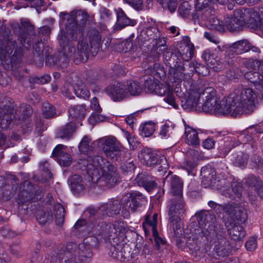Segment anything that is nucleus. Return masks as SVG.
Listing matches in <instances>:
<instances>
[{"label":"nucleus","mask_w":263,"mask_h":263,"mask_svg":"<svg viewBox=\"0 0 263 263\" xmlns=\"http://www.w3.org/2000/svg\"><path fill=\"white\" fill-rule=\"evenodd\" d=\"M92 249L81 243L68 242L66 246H55L53 253L46 258V263H86L91 260Z\"/></svg>","instance_id":"nucleus-1"},{"label":"nucleus","mask_w":263,"mask_h":263,"mask_svg":"<svg viewBox=\"0 0 263 263\" xmlns=\"http://www.w3.org/2000/svg\"><path fill=\"white\" fill-rule=\"evenodd\" d=\"M146 202V198L139 192L128 193L121 200L112 198L100 208L104 215L114 217L121 216L127 218L129 216V210L135 212Z\"/></svg>","instance_id":"nucleus-2"},{"label":"nucleus","mask_w":263,"mask_h":263,"mask_svg":"<svg viewBox=\"0 0 263 263\" xmlns=\"http://www.w3.org/2000/svg\"><path fill=\"white\" fill-rule=\"evenodd\" d=\"M3 39H0V66L10 70L21 62L23 48L18 46L15 41L11 37L10 29L3 26L0 31Z\"/></svg>","instance_id":"nucleus-3"},{"label":"nucleus","mask_w":263,"mask_h":263,"mask_svg":"<svg viewBox=\"0 0 263 263\" xmlns=\"http://www.w3.org/2000/svg\"><path fill=\"white\" fill-rule=\"evenodd\" d=\"M191 227L196 229V234L202 233L206 239H214L226 233L223 225L216 223V216L212 211H198L191 217Z\"/></svg>","instance_id":"nucleus-4"},{"label":"nucleus","mask_w":263,"mask_h":263,"mask_svg":"<svg viewBox=\"0 0 263 263\" xmlns=\"http://www.w3.org/2000/svg\"><path fill=\"white\" fill-rule=\"evenodd\" d=\"M102 149L106 156L113 162L118 163L121 174L131 179L134 177L136 166L130 158V154L116 145L112 139H107L103 143Z\"/></svg>","instance_id":"nucleus-5"},{"label":"nucleus","mask_w":263,"mask_h":263,"mask_svg":"<svg viewBox=\"0 0 263 263\" xmlns=\"http://www.w3.org/2000/svg\"><path fill=\"white\" fill-rule=\"evenodd\" d=\"M217 99V93L212 87H208L201 92L192 91L183 97H180L181 106L184 109L197 110L199 102L202 100V111L211 113Z\"/></svg>","instance_id":"nucleus-6"},{"label":"nucleus","mask_w":263,"mask_h":263,"mask_svg":"<svg viewBox=\"0 0 263 263\" xmlns=\"http://www.w3.org/2000/svg\"><path fill=\"white\" fill-rule=\"evenodd\" d=\"M78 38L77 52L73 56V62L76 64L86 62L90 54L92 56H95L101 46V36L99 31L96 29L91 30L89 33V49L88 44L84 42V35L81 39Z\"/></svg>","instance_id":"nucleus-7"},{"label":"nucleus","mask_w":263,"mask_h":263,"mask_svg":"<svg viewBox=\"0 0 263 263\" xmlns=\"http://www.w3.org/2000/svg\"><path fill=\"white\" fill-rule=\"evenodd\" d=\"M60 17L63 23L65 21V29L72 40L80 39L84 35V26L87 21L86 13L81 11H73L69 14L66 12H61Z\"/></svg>","instance_id":"nucleus-8"},{"label":"nucleus","mask_w":263,"mask_h":263,"mask_svg":"<svg viewBox=\"0 0 263 263\" xmlns=\"http://www.w3.org/2000/svg\"><path fill=\"white\" fill-rule=\"evenodd\" d=\"M93 161L101 171L99 186L109 189L117 185L120 182V176L117 168L110 162L100 156H95Z\"/></svg>","instance_id":"nucleus-9"},{"label":"nucleus","mask_w":263,"mask_h":263,"mask_svg":"<svg viewBox=\"0 0 263 263\" xmlns=\"http://www.w3.org/2000/svg\"><path fill=\"white\" fill-rule=\"evenodd\" d=\"M232 95L230 99L235 101L240 115L243 113L250 115L256 109L257 96L252 89L235 90Z\"/></svg>","instance_id":"nucleus-10"},{"label":"nucleus","mask_w":263,"mask_h":263,"mask_svg":"<svg viewBox=\"0 0 263 263\" xmlns=\"http://www.w3.org/2000/svg\"><path fill=\"white\" fill-rule=\"evenodd\" d=\"M157 214L155 213L153 215L152 219H151L149 215H146L145 222L143 223V228L145 234H146L147 232L145 223H146L152 227L154 241L152 238H150V240H151L155 249L156 250L158 253H167L168 250V249L167 248L168 246L167 242L165 240L161 238L159 236V234L157 230Z\"/></svg>","instance_id":"nucleus-11"},{"label":"nucleus","mask_w":263,"mask_h":263,"mask_svg":"<svg viewBox=\"0 0 263 263\" xmlns=\"http://www.w3.org/2000/svg\"><path fill=\"white\" fill-rule=\"evenodd\" d=\"M138 157L141 162L147 167L160 165L159 170H163L167 167L166 159L159 155L150 148L144 147L139 152Z\"/></svg>","instance_id":"nucleus-12"},{"label":"nucleus","mask_w":263,"mask_h":263,"mask_svg":"<svg viewBox=\"0 0 263 263\" xmlns=\"http://www.w3.org/2000/svg\"><path fill=\"white\" fill-rule=\"evenodd\" d=\"M14 105L12 99L5 97L0 101V127L7 129L15 120Z\"/></svg>","instance_id":"nucleus-13"},{"label":"nucleus","mask_w":263,"mask_h":263,"mask_svg":"<svg viewBox=\"0 0 263 263\" xmlns=\"http://www.w3.org/2000/svg\"><path fill=\"white\" fill-rule=\"evenodd\" d=\"M18 184L19 180L14 175L0 176V198L5 200H9L14 195Z\"/></svg>","instance_id":"nucleus-14"},{"label":"nucleus","mask_w":263,"mask_h":263,"mask_svg":"<svg viewBox=\"0 0 263 263\" xmlns=\"http://www.w3.org/2000/svg\"><path fill=\"white\" fill-rule=\"evenodd\" d=\"M225 233L221 236H216L212 240L214 246L211 253H208L209 256L215 259H220L221 257L228 256L231 252L230 242L224 238Z\"/></svg>","instance_id":"nucleus-15"},{"label":"nucleus","mask_w":263,"mask_h":263,"mask_svg":"<svg viewBox=\"0 0 263 263\" xmlns=\"http://www.w3.org/2000/svg\"><path fill=\"white\" fill-rule=\"evenodd\" d=\"M97 211L92 207H88L83 212L82 218L77 221L74 224L76 229L80 231L89 232L95 225L98 216Z\"/></svg>","instance_id":"nucleus-16"},{"label":"nucleus","mask_w":263,"mask_h":263,"mask_svg":"<svg viewBox=\"0 0 263 263\" xmlns=\"http://www.w3.org/2000/svg\"><path fill=\"white\" fill-rule=\"evenodd\" d=\"M232 94L230 95L226 100L223 99L218 103V98L217 96V100L213 106L212 111L215 114H222L223 115L231 114L234 117L240 115L237 111V107L235 101H232L230 98H232Z\"/></svg>","instance_id":"nucleus-17"},{"label":"nucleus","mask_w":263,"mask_h":263,"mask_svg":"<svg viewBox=\"0 0 263 263\" xmlns=\"http://www.w3.org/2000/svg\"><path fill=\"white\" fill-rule=\"evenodd\" d=\"M223 211L236 223H245L248 218L247 214L242 207L234 202L224 205Z\"/></svg>","instance_id":"nucleus-18"},{"label":"nucleus","mask_w":263,"mask_h":263,"mask_svg":"<svg viewBox=\"0 0 263 263\" xmlns=\"http://www.w3.org/2000/svg\"><path fill=\"white\" fill-rule=\"evenodd\" d=\"M24 183L27 184V187L26 189L19 193L16 199L17 203H30L35 196H42V191L39 188L37 185H34L28 181H25Z\"/></svg>","instance_id":"nucleus-19"},{"label":"nucleus","mask_w":263,"mask_h":263,"mask_svg":"<svg viewBox=\"0 0 263 263\" xmlns=\"http://www.w3.org/2000/svg\"><path fill=\"white\" fill-rule=\"evenodd\" d=\"M22 25L20 26L18 24H13L12 27L14 31L18 34V39L20 43L23 46L24 44L27 42L30 44L31 42L29 36L32 35L33 33L34 28V26L30 24L29 22H22Z\"/></svg>","instance_id":"nucleus-20"},{"label":"nucleus","mask_w":263,"mask_h":263,"mask_svg":"<svg viewBox=\"0 0 263 263\" xmlns=\"http://www.w3.org/2000/svg\"><path fill=\"white\" fill-rule=\"evenodd\" d=\"M29 37L31 42H29L30 44H28L27 42V44L29 46L32 44L34 50V61L35 62H38L39 64L43 65L44 61V55L45 54V48L46 46H44L41 38L40 39L37 38L36 34L34 33V31L32 34V35H30ZM28 39L30 40L29 38Z\"/></svg>","instance_id":"nucleus-21"},{"label":"nucleus","mask_w":263,"mask_h":263,"mask_svg":"<svg viewBox=\"0 0 263 263\" xmlns=\"http://www.w3.org/2000/svg\"><path fill=\"white\" fill-rule=\"evenodd\" d=\"M105 91L114 101L122 100L127 95L125 84L119 82L110 84L105 88Z\"/></svg>","instance_id":"nucleus-22"},{"label":"nucleus","mask_w":263,"mask_h":263,"mask_svg":"<svg viewBox=\"0 0 263 263\" xmlns=\"http://www.w3.org/2000/svg\"><path fill=\"white\" fill-rule=\"evenodd\" d=\"M163 182L164 186L170 188L171 192L174 196H182L183 182L178 176L173 175L170 172Z\"/></svg>","instance_id":"nucleus-23"},{"label":"nucleus","mask_w":263,"mask_h":263,"mask_svg":"<svg viewBox=\"0 0 263 263\" xmlns=\"http://www.w3.org/2000/svg\"><path fill=\"white\" fill-rule=\"evenodd\" d=\"M185 202L183 199V196H174L170 201L168 216L171 218L180 217L184 213Z\"/></svg>","instance_id":"nucleus-24"},{"label":"nucleus","mask_w":263,"mask_h":263,"mask_svg":"<svg viewBox=\"0 0 263 263\" xmlns=\"http://www.w3.org/2000/svg\"><path fill=\"white\" fill-rule=\"evenodd\" d=\"M66 146L62 144H58L53 149L51 156L64 167H68L72 163V159L68 153L65 151Z\"/></svg>","instance_id":"nucleus-25"},{"label":"nucleus","mask_w":263,"mask_h":263,"mask_svg":"<svg viewBox=\"0 0 263 263\" xmlns=\"http://www.w3.org/2000/svg\"><path fill=\"white\" fill-rule=\"evenodd\" d=\"M191 235L187 238L186 245L191 250L195 252L199 250L202 241L211 242L213 239H206L205 235L202 233L196 234V229H191Z\"/></svg>","instance_id":"nucleus-26"},{"label":"nucleus","mask_w":263,"mask_h":263,"mask_svg":"<svg viewBox=\"0 0 263 263\" xmlns=\"http://www.w3.org/2000/svg\"><path fill=\"white\" fill-rule=\"evenodd\" d=\"M88 158L90 159L89 160H81L80 163L84 164L87 174L91 179V181L93 183L96 182L99 185L101 176L98 168V165L93 161L94 157L89 156Z\"/></svg>","instance_id":"nucleus-27"},{"label":"nucleus","mask_w":263,"mask_h":263,"mask_svg":"<svg viewBox=\"0 0 263 263\" xmlns=\"http://www.w3.org/2000/svg\"><path fill=\"white\" fill-rule=\"evenodd\" d=\"M245 78L253 84L255 88L261 95V100H263V76L255 71H245L242 74Z\"/></svg>","instance_id":"nucleus-28"},{"label":"nucleus","mask_w":263,"mask_h":263,"mask_svg":"<svg viewBox=\"0 0 263 263\" xmlns=\"http://www.w3.org/2000/svg\"><path fill=\"white\" fill-rule=\"evenodd\" d=\"M135 180L139 186L143 187L148 192L156 188L157 185L154 177L146 172L139 173Z\"/></svg>","instance_id":"nucleus-29"},{"label":"nucleus","mask_w":263,"mask_h":263,"mask_svg":"<svg viewBox=\"0 0 263 263\" xmlns=\"http://www.w3.org/2000/svg\"><path fill=\"white\" fill-rule=\"evenodd\" d=\"M117 14L116 28L121 30L126 27H134L137 24L135 19L128 17L122 8L115 10Z\"/></svg>","instance_id":"nucleus-30"},{"label":"nucleus","mask_w":263,"mask_h":263,"mask_svg":"<svg viewBox=\"0 0 263 263\" xmlns=\"http://www.w3.org/2000/svg\"><path fill=\"white\" fill-rule=\"evenodd\" d=\"M59 45L62 50L69 51L70 54H75V45L72 41L77 40H72L70 36L67 34V30H62L60 34L58 36ZM78 38L77 40L78 41Z\"/></svg>","instance_id":"nucleus-31"},{"label":"nucleus","mask_w":263,"mask_h":263,"mask_svg":"<svg viewBox=\"0 0 263 263\" xmlns=\"http://www.w3.org/2000/svg\"><path fill=\"white\" fill-rule=\"evenodd\" d=\"M33 109L29 104H22L20 105L14 111L15 120L14 124H20L26 119L30 117L33 114Z\"/></svg>","instance_id":"nucleus-32"},{"label":"nucleus","mask_w":263,"mask_h":263,"mask_svg":"<svg viewBox=\"0 0 263 263\" xmlns=\"http://www.w3.org/2000/svg\"><path fill=\"white\" fill-rule=\"evenodd\" d=\"M76 129V123L73 121H70L58 129L56 137L69 140L72 137Z\"/></svg>","instance_id":"nucleus-33"},{"label":"nucleus","mask_w":263,"mask_h":263,"mask_svg":"<svg viewBox=\"0 0 263 263\" xmlns=\"http://www.w3.org/2000/svg\"><path fill=\"white\" fill-rule=\"evenodd\" d=\"M202 182L205 185H214L216 181V173L215 170L211 166L203 167L201 170Z\"/></svg>","instance_id":"nucleus-34"},{"label":"nucleus","mask_w":263,"mask_h":263,"mask_svg":"<svg viewBox=\"0 0 263 263\" xmlns=\"http://www.w3.org/2000/svg\"><path fill=\"white\" fill-rule=\"evenodd\" d=\"M225 226L232 239L237 242H240L245 237L246 232L242 226L234 224L231 228H227L229 227L227 222H225Z\"/></svg>","instance_id":"nucleus-35"},{"label":"nucleus","mask_w":263,"mask_h":263,"mask_svg":"<svg viewBox=\"0 0 263 263\" xmlns=\"http://www.w3.org/2000/svg\"><path fill=\"white\" fill-rule=\"evenodd\" d=\"M181 65H178L174 68H169L168 71V79L172 83H177L178 85L184 79L183 71L181 70Z\"/></svg>","instance_id":"nucleus-36"},{"label":"nucleus","mask_w":263,"mask_h":263,"mask_svg":"<svg viewBox=\"0 0 263 263\" xmlns=\"http://www.w3.org/2000/svg\"><path fill=\"white\" fill-rule=\"evenodd\" d=\"M231 153L234 156L233 163L235 166L245 167L247 164L249 159L248 155L243 153L238 148H234Z\"/></svg>","instance_id":"nucleus-37"},{"label":"nucleus","mask_w":263,"mask_h":263,"mask_svg":"<svg viewBox=\"0 0 263 263\" xmlns=\"http://www.w3.org/2000/svg\"><path fill=\"white\" fill-rule=\"evenodd\" d=\"M85 105H76L69 109V117L72 120L78 122L82 121L85 118L86 109Z\"/></svg>","instance_id":"nucleus-38"},{"label":"nucleus","mask_w":263,"mask_h":263,"mask_svg":"<svg viewBox=\"0 0 263 263\" xmlns=\"http://www.w3.org/2000/svg\"><path fill=\"white\" fill-rule=\"evenodd\" d=\"M225 26L230 32H239L242 30L245 27V22L234 16L231 18L228 17L226 21Z\"/></svg>","instance_id":"nucleus-39"},{"label":"nucleus","mask_w":263,"mask_h":263,"mask_svg":"<svg viewBox=\"0 0 263 263\" xmlns=\"http://www.w3.org/2000/svg\"><path fill=\"white\" fill-rule=\"evenodd\" d=\"M241 66L248 69L253 70H260L263 71V61L257 58H249L243 59Z\"/></svg>","instance_id":"nucleus-40"},{"label":"nucleus","mask_w":263,"mask_h":263,"mask_svg":"<svg viewBox=\"0 0 263 263\" xmlns=\"http://www.w3.org/2000/svg\"><path fill=\"white\" fill-rule=\"evenodd\" d=\"M142 81H143V86L144 90L147 93H154V91L157 86L158 82L154 80V77L152 75L143 76L141 78Z\"/></svg>","instance_id":"nucleus-41"},{"label":"nucleus","mask_w":263,"mask_h":263,"mask_svg":"<svg viewBox=\"0 0 263 263\" xmlns=\"http://www.w3.org/2000/svg\"><path fill=\"white\" fill-rule=\"evenodd\" d=\"M164 62L169 68H174L179 65L178 63L180 60L179 59L176 53H174L170 50H167L164 55Z\"/></svg>","instance_id":"nucleus-42"},{"label":"nucleus","mask_w":263,"mask_h":263,"mask_svg":"<svg viewBox=\"0 0 263 263\" xmlns=\"http://www.w3.org/2000/svg\"><path fill=\"white\" fill-rule=\"evenodd\" d=\"M42 111L43 118L47 119L54 118L59 116L57 113L56 108L48 102L43 104Z\"/></svg>","instance_id":"nucleus-43"},{"label":"nucleus","mask_w":263,"mask_h":263,"mask_svg":"<svg viewBox=\"0 0 263 263\" xmlns=\"http://www.w3.org/2000/svg\"><path fill=\"white\" fill-rule=\"evenodd\" d=\"M53 211L56 224L62 226L65 218V209L63 206L60 203H57L53 205Z\"/></svg>","instance_id":"nucleus-44"},{"label":"nucleus","mask_w":263,"mask_h":263,"mask_svg":"<svg viewBox=\"0 0 263 263\" xmlns=\"http://www.w3.org/2000/svg\"><path fill=\"white\" fill-rule=\"evenodd\" d=\"M44 58L45 59L46 65L50 67L57 65V59H58L57 53H53L52 49L47 46L45 48Z\"/></svg>","instance_id":"nucleus-45"},{"label":"nucleus","mask_w":263,"mask_h":263,"mask_svg":"<svg viewBox=\"0 0 263 263\" xmlns=\"http://www.w3.org/2000/svg\"><path fill=\"white\" fill-rule=\"evenodd\" d=\"M250 42L247 40L237 41L230 45L232 50L238 54L247 52Z\"/></svg>","instance_id":"nucleus-46"},{"label":"nucleus","mask_w":263,"mask_h":263,"mask_svg":"<svg viewBox=\"0 0 263 263\" xmlns=\"http://www.w3.org/2000/svg\"><path fill=\"white\" fill-rule=\"evenodd\" d=\"M127 91L132 96H138L142 90L140 83L136 81L129 80L126 82Z\"/></svg>","instance_id":"nucleus-47"},{"label":"nucleus","mask_w":263,"mask_h":263,"mask_svg":"<svg viewBox=\"0 0 263 263\" xmlns=\"http://www.w3.org/2000/svg\"><path fill=\"white\" fill-rule=\"evenodd\" d=\"M124 243L111 244L109 248L108 255L112 258L119 259L124 255L123 254Z\"/></svg>","instance_id":"nucleus-48"},{"label":"nucleus","mask_w":263,"mask_h":263,"mask_svg":"<svg viewBox=\"0 0 263 263\" xmlns=\"http://www.w3.org/2000/svg\"><path fill=\"white\" fill-rule=\"evenodd\" d=\"M36 218L40 224L45 225L52 220L53 214L51 211H39L36 214Z\"/></svg>","instance_id":"nucleus-49"},{"label":"nucleus","mask_w":263,"mask_h":263,"mask_svg":"<svg viewBox=\"0 0 263 263\" xmlns=\"http://www.w3.org/2000/svg\"><path fill=\"white\" fill-rule=\"evenodd\" d=\"M98 231L99 234L104 238V239H110L111 232L112 228L110 224L106 223L105 222L100 223L98 225Z\"/></svg>","instance_id":"nucleus-50"},{"label":"nucleus","mask_w":263,"mask_h":263,"mask_svg":"<svg viewBox=\"0 0 263 263\" xmlns=\"http://www.w3.org/2000/svg\"><path fill=\"white\" fill-rule=\"evenodd\" d=\"M72 54H70L69 51L62 50L61 51L57 52L58 59H57V66L61 68L66 67L69 63V57L71 56Z\"/></svg>","instance_id":"nucleus-51"},{"label":"nucleus","mask_w":263,"mask_h":263,"mask_svg":"<svg viewBox=\"0 0 263 263\" xmlns=\"http://www.w3.org/2000/svg\"><path fill=\"white\" fill-rule=\"evenodd\" d=\"M139 130L141 135H144L146 137H149L155 130V123L152 122H146L140 126Z\"/></svg>","instance_id":"nucleus-52"},{"label":"nucleus","mask_w":263,"mask_h":263,"mask_svg":"<svg viewBox=\"0 0 263 263\" xmlns=\"http://www.w3.org/2000/svg\"><path fill=\"white\" fill-rule=\"evenodd\" d=\"M72 88L73 91L78 97L84 99L89 97L90 92L85 86L76 84L73 85Z\"/></svg>","instance_id":"nucleus-53"},{"label":"nucleus","mask_w":263,"mask_h":263,"mask_svg":"<svg viewBox=\"0 0 263 263\" xmlns=\"http://www.w3.org/2000/svg\"><path fill=\"white\" fill-rule=\"evenodd\" d=\"M181 70H182L185 76L191 77L193 76L194 72H196V63L194 62H187L181 65Z\"/></svg>","instance_id":"nucleus-54"},{"label":"nucleus","mask_w":263,"mask_h":263,"mask_svg":"<svg viewBox=\"0 0 263 263\" xmlns=\"http://www.w3.org/2000/svg\"><path fill=\"white\" fill-rule=\"evenodd\" d=\"M148 72H151V74H153L162 80H164L166 77V71L164 67L160 63L156 64Z\"/></svg>","instance_id":"nucleus-55"},{"label":"nucleus","mask_w":263,"mask_h":263,"mask_svg":"<svg viewBox=\"0 0 263 263\" xmlns=\"http://www.w3.org/2000/svg\"><path fill=\"white\" fill-rule=\"evenodd\" d=\"M159 52H157L156 53L154 54H149L145 60V67L146 68L148 72L151 70L156 64L159 63L157 62L159 58Z\"/></svg>","instance_id":"nucleus-56"},{"label":"nucleus","mask_w":263,"mask_h":263,"mask_svg":"<svg viewBox=\"0 0 263 263\" xmlns=\"http://www.w3.org/2000/svg\"><path fill=\"white\" fill-rule=\"evenodd\" d=\"M164 9H168L171 13L176 10L178 0H157Z\"/></svg>","instance_id":"nucleus-57"},{"label":"nucleus","mask_w":263,"mask_h":263,"mask_svg":"<svg viewBox=\"0 0 263 263\" xmlns=\"http://www.w3.org/2000/svg\"><path fill=\"white\" fill-rule=\"evenodd\" d=\"M216 62L212 66L216 71H219L228 68L231 64H233L232 61H227L221 59L218 56L215 57Z\"/></svg>","instance_id":"nucleus-58"},{"label":"nucleus","mask_w":263,"mask_h":263,"mask_svg":"<svg viewBox=\"0 0 263 263\" xmlns=\"http://www.w3.org/2000/svg\"><path fill=\"white\" fill-rule=\"evenodd\" d=\"M243 70H241L239 68H230L226 72L227 78L231 81L238 79L242 75Z\"/></svg>","instance_id":"nucleus-59"},{"label":"nucleus","mask_w":263,"mask_h":263,"mask_svg":"<svg viewBox=\"0 0 263 263\" xmlns=\"http://www.w3.org/2000/svg\"><path fill=\"white\" fill-rule=\"evenodd\" d=\"M155 44L154 45V49L157 52H159V54L163 53L164 52L168 50L166 45L165 38L161 37L155 39Z\"/></svg>","instance_id":"nucleus-60"},{"label":"nucleus","mask_w":263,"mask_h":263,"mask_svg":"<svg viewBox=\"0 0 263 263\" xmlns=\"http://www.w3.org/2000/svg\"><path fill=\"white\" fill-rule=\"evenodd\" d=\"M263 182L259 179L258 176H256L253 174H250L246 179L245 184L250 187H254L255 190L259 185L262 184Z\"/></svg>","instance_id":"nucleus-61"},{"label":"nucleus","mask_w":263,"mask_h":263,"mask_svg":"<svg viewBox=\"0 0 263 263\" xmlns=\"http://www.w3.org/2000/svg\"><path fill=\"white\" fill-rule=\"evenodd\" d=\"M91 249H97L99 245V239L95 236H88L83 240V243H81Z\"/></svg>","instance_id":"nucleus-62"},{"label":"nucleus","mask_w":263,"mask_h":263,"mask_svg":"<svg viewBox=\"0 0 263 263\" xmlns=\"http://www.w3.org/2000/svg\"><path fill=\"white\" fill-rule=\"evenodd\" d=\"M180 219V217H177L175 218H171V217H169L171 229L173 230L174 234L176 236L181 234Z\"/></svg>","instance_id":"nucleus-63"},{"label":"nucleus","mask_w":263,"mask_h":263,"mask_svg":"<svg viewBox=\"0 0 263 263\" xmlns=\"http://www.w3.org/2000/svg\"><path fill=\"white\" fill-rule=\"evenodd\" d=\"M263 22H258L254 17L248 16L245 22V27H247L254 30H260V27Z\"/></svg>","instance_id":"nucleus-64"}]
</instances>
